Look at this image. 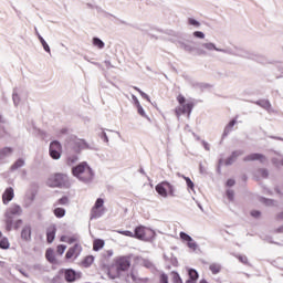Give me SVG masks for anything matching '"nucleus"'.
<instances>
[{
  "label": "nucleus",
  "mask_w": 283,
  "mask_h": 283,
  "mask_svg": "<svg viewBox=\"0 0 283 283\" xmlns=\"http://www.w3.org/2000/svg\"><path fill=\"white\" fill-rule=\"evenodd\" d=\"M132 266V258L118 256L114 260V263L108 268V276L111 280L123 277L125 271H129Z\"/></svg>",
  "instance_id": "nucleus-1"
},
{
  "label": "nucleus",
  "mask_w": 283,
  "mask_h": 283,
  "mask_svg": "<svg viewBox=\"0 0 283 283\" xmlns=\"http://www.w3.org/2000/svg\"><path fill=\"white\" fill-rule=\"evenodd\" d=\"M209 271H211L212 275H218V273L222 271V265H220V263H211L209 265Z\"/></svg>",
  "instance_id": "nucleus-20"
},
{
  "label": "nucleus",
  "mask_w": 283,
  "mask_h": 283,
  "mask_svg": "<svg viewBox=\"0 0 283 283\" xmlns=\"http://www.w3.org/2000/svg\"><path fill=\"white\" fill-rule=\"evenodd\" d=\"M179 235H180L181 240H184V242L191 241V237L189 234L185 233V232H180Z\"/></svg>",
  "instance_id": "nucleus-40"
},
{
  "label": "nucleus",
  "mask_w": 283,
  "mask_h": 283,
  "mask_svg": "<svg viewBox=\"0 0 283 283\" xmlns=\"http://www.w3.org/2000/svg\"><path fill=\"white\" fill-rule=\"evenodd\" d=\"M0 249H10V241H8V238H2L0 240Z\"/></svg>",
  "instance_id": "nucleus-30"
},
{
  "label": "nucleus",
  "mask_w": 283,
  "mask_h": 283,
  "mask_svg": "<svg viewBox=\"0 0 283 283\" xmlns=\"http://www.w3.org/2000/svg\"><path fill=\"white\" fill-rule=\"evenodd\" d=\"M65 280H66V282H75L76 272L74 270H66L65 271Z\"/></svg>",
  "instance_id": "nucleus-22"
},
{
  "label": "nucleus",
  "mask_w": 283,
  "mask_h": 283,
  "mask_svg": "<svg viewBox=\"0 0 283 283\" xmlns=\"http://www.w3.org/2000/svg\"><path fill=\"white\" fill-rule=\"evenodd\" d=\"M60 242H66V244H78V235L76 234H64L60 237Z\"/></svg>",
  "instance_id": "nucleus-13"
},
{
  "label": "nucleus",
  "mask_w": 283,
  "mask_h": 283,
  "mask_svg": "<svg viewBox=\"0 0 283 283\" xmlns=\"http://www.w3.org/2000/svg\"><path fill=\"white\" fill-rule=\"evenodd\" d=\"M193 36L197 39H205V33H202V31H196L193 32Z\"/></svg>",
  "instance_id": "nucleus-44"
},
{
  "label": "nucleus",
  "mask_w": 283,
  "mask_h": 283,
  "mask_svg": "<svg viewBox=\"0 0 283 283\" xmlns=\"http://www.w3.org/2000/svg\"><path fill=\"white\" fill-rule=\"evenodd\" d=\"M256 105L263 109H271V102H269V99H260L256 102Z\"/></svg>",
  "instance_id": "nucleus-24"
},
{
  "label": "nucleus",
  "mask_w": 283,
  "mask_h": 283,
  "mask_svg": "<svg viewBox=\"0 0 283 283\" xmlns=\"http://www.w3.org/2000/svg\"><path fill=\"white\" fill-rule=\"evenodd\" d=\"M112 255H114V251L107 250V251L105 252V256H106V258H112Z\"/></svg>",
  "instance_id": "nucleus-54"
},
{
  "label": "nucleus",
  "mask_w": 283,
  "mask_h": 283,
  "mask_svg": "<svg viewBox=\"0 0 283 283\" xmlns=\"http://www.w3.org/2000/svg\"><path fill=\"white\" fill-rule=\"evenodd\" d=\"M157 193L161 196V198H167V196H176L174 190V186L168 181H161L155 187Z\"/></svg>",
  "instance_id": "nucleus-5"
},
{
  "label": "nucleus",
  "mask_w": 283,
  "mask_h": 283,
  "mask_svg": "<svg viewBox=\"0 0 283 283\" xmlns=\"http://www.w3.org/2000/svg\"><path fill=\"white\" fill-rule=\"evenodd\" d=\"M105 247V241L103 239H96L93 241V251H101Z\"/></svg>",
  "instance_id": "nucleus-21"
},
{
  "label": "nucleus",
  "mask_w": 283,
  "mask_h": 283,
  "mask_svg": "<svg viewBox=\"0 0 283 283\" xmlns=\"http://www.w3.org/2000/svg\"><path fill=\"white\" fill-rule=\"evenodd\" d=\"M14 200V188L9 187L2 193V202L3 205H8Z\"/></svg>",
  "instance_id": "nucleus-11"
},
{
  "label": "nucleus",
  "mask_w": 283,
  "mask_h": 283,
  "mask_svg": "<svg viewBox=\"0 0 283 283\" xmlns=\"http://www.w3.org/2000/svg\"><path fill=\"white\" fill-rule=\"evenodd\" d=\"M65 249H67V245L60 244L56 247V253L57 255H63L65 253Z\"/></svg>",
  "instance_id": "nucleus-33"
},
{
  "label": "nucleus",
  "mask_w": 283,
  "mask_h": 283,
  "mask_svg": "<svg viewBox=\"0 0 283 283\" xmlns=\"http://www.w3.org/2000/svg\"><path fill=\"white\" fill-rule=\"evenodd\" d=\"M23 224V220L19 219L14 222V229H19Z\"/></svg>",
  "instance_id": "nucleus-48"
},
{
  "label": "nucleus",
  "mask_w": 283,
  "mask_h": 283,
  "mask_svg": "<svg viewBox=\"0 0 283 283\" xmlns=\"http://www.w3.org/2000/svg\"><path fill=\"white\" fill-rule=\"evenodd\" d=\"M227 196H228L229 200H233V190H228Z\"/></svg>",
  "instance_id": "nucleus-52"
},
{
  "label": "nucleus",
  "mask_w": 283,
  "mask_h": 283,
  "mask_svg": "<svg viewBox=\"0 0 283 283\" xmlns=\"http://www.w3.org/2000/svg\"><path fill=\"white\" fill-rule=\"evenodd\" d=\"M72 175L82 182H91L94 178V171L87 163H81L72 168Z\"/></svg>",
  "instance_id": "nucleus-2"
},
{
  "label": "nucleus",
  "mask_w": 283,
  "mask_h": 283,
  "mask_svg": "<svg viewBox=\"0 0 283 283\" xmlns=\"http://www.w3.org/2000/svg\"><path fill=\"white\" fill-rule=\"evenodd\" d=\"M177 101L179 103V106L175 108V114L177 118H180L182 114H187L189 118V116H191V112L193 111V107L196 106V104L191 101L187 102V98H185L182 94H179L177 96Z\"/></svg>",
  "instance_id": "nucleus-4"
},
{
  "label": "nucleus",
  "mask_w": 283,
  "mask_h": 283,
  "mask_svg": "<svg viewBox=\"0 0 283 283\" xmlns=\"http://www.w3.org/2000/svg\"><path fill=\"white\" fill-rule=\"evenodd\" d=\"M93 45H95L96 48H98V50H103V48H105V42L102 41L98 38H94L93 39Z\"/></svg>",
  "instance_id": "nucleus-27"
},
{
  "label": "nucleus",
  "mask_w": 283,
  "mask_h": 283,
  "mask_svg": "<svg viewBox=\"0 0 283 283\" xmlns=\"http://www.w3.org/2000/svg\"><path fill=\"white\" fill-rule=\"evenodd\" d=\"M186 184L190 189H193V181L189 177H185Z\"/></svg>",
  "instance_id": "nucleus-45"
},
{
  "label": "nucleus",
  "mask_w": 283,
  "mask_h": 283,
  "mask_svg": "<svg viewBox=\"0 0 283 283\" xmlns=\"http://www.w3.org/2000/svg\"><path fill=\"white\" fill-rule=\"evenodd\" d=\"M136 107L137 114H139V116H143V118H146L148 123H151V118L147 116V114L145 113V108H143V105H140L139 101H136Z\"/></svg>",
  "instance_id": "nucleus-18"
},
{
  "label": "nucleus",
  "mask_w": 283,
  "mask_h": 283,
  "mask_svg": "<svg viewBox=\"0 0 283 283\" xmlns=\"http://www.w3.org/2000/svg\"><path fill=\"white\" fill-rule=\"evenodd\" d=\"M12 154V148L4 147L0 149V160H3V158H7V156H10Z\"/></svg>",
  "instance_id": "nucleus-23"
},
{
  "label": "nucleus",
  "mask_w": 283,
  "mask_h": 283,
  "mask_svg": "<svg viewBox=\"0 0 283 283\" xmlns=\"http://www.w3.org/2000/svg\"><path fill=\"white\" fill-rule=\"evenodd\" d=\"M238 260L240 262H242V264H248L249 263V259L247 256L240 255V256H238Z\"/></svg>",
  "instance_id": "nucleus-47"
},
{
  "label": "nucleus",
  "mask_w": 283,
  "mask_h": 283,
  "mask_svg": "<svg viewBox=\"0 0 283 283\" xmlns=\"http://www.w3.org/2000/svg\"><path fill=\"white\" fill-rule=\"evenodd\" d=\"M83 266H92L94 264V255H87L83 261H82Z\"/></svg>",
  "instance_id": "nucleus-25"
},
{
  "label": "nucleus",
  "mask_w": 283,
  "mask_h": 283,
  "mask_svg": "<svg viewBox=\"0 0 283 283\" xmlns=\"http://www.w3.org/2000/svg\"><path fill=\"white\" fill-rule=\"evenodd\" d=\"M276 233H283V226L279 229H276Z\"/></svg>",
  "instance_id": "nucleus-55"
},
{
  "label": "nucleus",
  "mask_w": 283,
  "mask_h": 283,
  "mask_svg": "<svg viewBox=\"0 0 283 283\" xmlns=\"http://www.w3.org/2000/svg\"><path fill=\"white\" fill-rule=\"evenodd\" d=\"M53 213H54L55 218H63L65 216V209H63V208H55L53 210Z\"/></svg>",
  "instance_id": "nucleus-28"
},
{
  "label": "nucleus",
  "mask_w": 283,
  "mask_h": 283,
  "mask_svg": "<svg viewBox=\"0 0 283 283\" xmlns=\"http://www.w3.org/2000/svg\"><path fill=\"white\" fill-rule=\"evenodd\" d=\"M83 251V247L80 243H75L73 247H71L65 254L66 260H76L78 255H81V252Z\"/></svg>",
  "instance_id": "nucleus-8"
},
{
  "label": "nucleus",
  "mask_w": 283,
  "mask_h": 283,
  "mask_svg": "<svg viewBox=\"0 0 283 283\" xmlns=\"http://www.w3.org/2000/svg\"><path fill=\"white\" fill-rule=\"evenodd\" d=\"M205 149H207V151H209V144L205 143Z\"/></svg>",
  "instance_id": "nucleus-56"
},
{
  "label": "nucleus",
  "mask_w": 283,
  "mask_h": 283,
  "mask_svg": "<svg viewBox=\"0 0 283 283\" xmlns=\"http://www.w3.org/2000/svg\"><path fill=\"white\" fill-rule=\"evenodd\" d=\"M59 205H61V206L70 205V198L64 196L54 202V207H59Z\"/></svg>",
  "instance_id": "nucleus-26"
},
{
  "label": "nucleus",
  "mask_w": 283,
  "mask_h": 283,
  "mask_svg": "<svg viewBox=\"0 0 283 283\" xmlns=\"http://www.w3.org/2000/svg\"><path fill=\"white\" fill-rule=\"evenodd\" d=\"M45 259L48 260V262H50V264H56V254H54V249H46Z\"/></svg>",
  "instance_id": "nucleus-17"
},
{
  "label": "nucleus",
  "mask_w": 283,
  "mask_h": 283,
  "mask_svg": "<svg viewBox=\"0 0 283 283\" xmlns=\"http://www.w3.org/2000/svg\"><path fill=\"white\" fill-rule=\"evenodd\" d=\"M105 213V200L103 198H98L93 208L91 209V219L94 220L96 218L103 217Z\"/></svg>",
  "instance_id": "nucleus-6"
},
{
  "label": "nucleus",
  "mask_w": 283,
  "mask_h": 283,
  "mask_svg": "<svg viewBox=\"0 0 283 283\" xmlns=\"http://www.w3.org/2000/svg\"><path fill=\"white\" fill-rule=\"evenodd\" d=\"M49 154L53 160H59L61 158V154H63V146L61 143L54 140L50 144Z\"/></svg>",
  "instance_id": "nucleus-7"
},
{
  "label": "nucleus",
  "mask_w": 283,
  "mask_h": 283,
  "mask_svg": "<svg viewBox=\"0 0 283 283\" xmlns=\"http://www.w3.org/2000/svg\"><path fill=\"white\" fill-rule=\"evenodd\" d=\"M133 101L135 102V105H136V101H138V97H136L135 95H133Z\"/></svg>",
  "instance_id": "nucleus-57"
},
{
  "label": "nucleus",
  "mask_w": 283,
  "mask_h": 283,
  "mask_svg": "<svg viewBox=\"0 0 283 283\" xmlns=\"http://www.w3.org/2000/svg\"><path fill=\"white\" fill-rule=\"evenodd\" d=\"M73 148L75 151H81L82 149H90V144L85 139H76L74 142Z\"/></svg>",
  "instance_id": "nucleus-16"
},
{
  "label": "nucleus",
  "mask_w": 283,
  "mask_h": 283,
  "mask_svg": "<svg viewBox=\"0 0 283 283\" xmlns=\"http://www.w3.org/2000/svg\"><path fill=\"white\" fill-rule=\"evenodd\" d=\"M0 123H1V115H0Z\"/></svg>",
  "instance_id": "nucleus-61"
},
{
  "label": "nucleus",
  "mask_w": 283,
  "mask_h": 283,
  "mask_svg": "<svg viewBox=\"0 0 283 283\" xmlns=\"http://www.w3.org/2000/svg\"><path fill=\"white\" fill-rule=\"evenodd\" d=\"M281 165H282V167H283V160L281 161Z\"/></svg>",
  "instance_id": "nucleus-60"
},
{
  "label": "nucleus",
  "mask_w": 283,
  "mask_h": 283,
  "mask_svg": "<svg viewBox=\"0 0 283 283\" xmlns=\"http://www.w3.org/2000/svg\"><path fill=\"white\" fill-rule=\"evenodd\" d=\"M142 265H144L145 269H155L154 262H151V260L148 259H143Z\"/></svg>",
  "instance_id": "nucleus-29"
},
{
  "label": "nucleus",
  "mask_w": 283,
  "mask_h": 283,
  "mask_svg": "<svg viewBox=\"0 0 283 283\" xmlns=\"http://www.w3.org/2000/svg\"><path fill=\"white\" fill-rule=\"evenodd\" d=\"M23 213V209H21V206L19 205H12L8 210H7V218H12V216H21Z\"/></svg>",
  "instance_id": "nucleus-12"
},
{
  "label": "nucleus",
  "mask_w": 283,
  "mask_h": 283,
  "mask_svg": "<svg viewBox=\"0 0 283 283\" xmlns=\"http://www.w3.org/2000/svg\"><path fill=\"white\" fill-rule=\"evenodd\" d=\"M7 132L6 128L0 126V138H3V136H6Z\"/></svg>",
  "instance_id": "nucleus-51"
},
{
  "label": "nucleus",
  "mask_w": 283,
  "mask_h": 283,
  "mask_svg": "<svg viewBox=\"0 0 283 283\" xmlns=\"http://www.w3.org/2000/svg\"><path fill=\"white\" fill-rule=\"evenodd\" d=\"M7 231H12V220H7Z\"/></svg>",
  "instance_id": "nucleus-49"
},
{
  "label": "nucleus",
  "mask_w": 283,
  "mask_h": 283,
  "mask_svg": "<svg viewBox=\"0 0 283 283\" xmlns=\"http://www.w3.org/2000/svg\"><path fill=\"white\" fill-rule=\"evenodd\" d=\"M138 94H140L142 97H144L146 101H149V95H147L145 92H143L138 86L133 87Z\"/></svg>",
  "instance_id": "nucleus-36"
},
{
  "label": "nucleus",
  "mask_w": 283,
  "mask_h": 283,
  "mask_svg": "<svg viewBox=\"0 0 283 283\" xmlns=\"http://www.w3.org/2000/svg\"><path fill=\"white\" fill-rule=\"evenodd\" d=\"M172 283H182L180 275L176 272H172Z\"/></svg>",
  "instance_id": "nucleus-39"
},
{
  "label": "nucleus",
  "mask_w": 283,
  "mask_h": 283,
  "mask_svg": "<svg viewBox=\"0 0 283 283\" xmlns=\"http://www.w3.org/2000/svg\"><path fill=\"white\" fill-rule=\"evenodd\" d=\"M126 283H149L151 282L149 277H140L135 272H130L125 276Z\"/></svg>",
  "instance_id": "nucleus-9"
},
{
  "label": "nucleus",
  "mask_w": 283,
  "mask_h": 283,
  "mask_svg": "<svg viewBox=\"0 0 283 283\" xmlns=\"http://www.w3.org/2000/svg\"><path fill=\"white\" fill-rule=\"evenodd\" d=\"M25 165V161L23 159H18L12 166L11 169H19Z\"/></svg>",
  "instance_id": "nucleus-32"
},
{
  "label": "nucleus",
  "mask_w": 283,
  "mask_h": 283,
  "mask_svg": "<svg viewBox=\"0 0 283 283\" xmlns=\"http://www.w3.org/2000/svg\"><path fill=\"white\" fill-rule=\"evenodd\" d=\"M159 283H169V276L165 273L159 275Z\"/></svg>",
  "instance_id": "nucleus-38"
},
{
  "label": "nucleus",
  "mask_w": 283,
  "mask_h": 283,
  "mask_svg": "<svg viewBox=\"0 0 283 283\" xmlns=\"http://www.w3.org/2000/svg\"><path fill=\"white\" fill-rule=\"evenodd\" d=\"M227 185H228V187H233V185H235V180L228 179Z\"/></svg>",
  "instance_id": "nucleus-53"
},
{
  "label": "nucleus",
  "mask_w": 283,
  "mask_h": 283,
  "mask_svg": "<svg viewBox=\"0 0 283 283\" xmlns=\"http://www.w3.org/2000/svg\"><path fill=\"white\" fill-rule=\"evenodd\" d=\"M48 187L59 188V189H70L72 184L70 182V177L66 174L55 172L51 175L46 180Z\"/></svg>",
  "instance_id": "nucleus-3"
},
{
  "label": "nucleus",
  "mask_w": 283,
  "mask_h": 283,
  "mask_svg": "<svg viewBox=\"0 0 283 283\" xmlns=\"http://www.w3.org/2000/svg\"><path fill=\"white\" fill-rule=\"evenodd\" d=\"M189 277H190V281L196 282V280H198V271L189 270Z\"/></svg>",
  "instance_id": "nucleus-34"
},
{
  "label": "nucleus",
  "mask_w": 283,
  "mask_h": 283,
  "mask_svg": "<svg viewBox=\"0 0 283 283\" xmlns=\"http://www.w3.org/2000/svg\"><path fill=\"white\" fill-rule=\"evenodd\" d=\"M244 163H253L258 160L259 163H264L266 160V157L260 153H253L243 158Z\"/></svg>",
  "instance_id": "nucleus-10"
},
{
  "label": "nucleus",
  "mask_w": 283,
  "mask_h": 283,
  "mask_svg": "<svg viewBox=\"0 0 283 283\" xmlns=\"http://www.w3.org/2000/svg\"><path fill=\"white\" fill-rule=\"evenodd\" d=\"M135 238H137V240H146L145 227L140 226L135 229Z\"/></svg>",
  "instance_id": "nucleus-19"
},
{
  "label": "nucleus",
  "mask_w": 283,
  "mask_h": 283,
  "mask_svg": "<svg viewBox=\"0 0 283 283\" xmlns=\"http://www.w3.org/2000/svg\"><path fill=\"white\" fill-rule=\"evenodd\" d=\"M186 283H196V281H187Z\"/></svg>",
  "instance_id": "nucleus-58"
},
{
  "label": "nucleus",
  "mask_w": 283,
  "mask_h": 283,
  "mask_svg": "<svg viewBox=\"0 0 283 283\" xmlns=\"http://www.w3.org/2000/svg\"><path fill=\"white\" fill-rule=\"evenodd\" d=\"M188 23H189L190 25H195L196 28H199V27H200V22H198L197 20L191 19V18L188 20Z\"/></svg>",
  "instance_id": "nucleus-42"
},
{
  "label": "nucleus",
  "mask_w": 283,
  "mask_h": 283,
  "mask_svg": "<svg viewBox=\"0 0 283 283\" xmlns=\"http://www.w3.org/2000/svg\"><path fill=\"white\" fill-rule=\"evenodd\" d=\"M259 174L262 178H269V170L266 169H260Z\"/></svg>",
  "instance_id": "nucleus-41"
},
{
  "label": "nucleus",
  "mask_w": 283,
  "mask_h": 283,
  "mask_svg": "<svg viewBox=\"0 0 283 283\" xmlns=\"http://www.w3.org/2000/svg\"><path fill=\"white\" fill-rule=\"evenodd\" d=\"M38 39H39L40 43L42 44V46L44 48L45 52H50V45H48V42H45L43 36L38 34Z\"/></svg>",
  "instance_id": "nucleus-31"
},
{
  "label": "nucleus",
  "mask_w": 283,
  "mask_h": 283,
  "mask_svg": "<svg viewBox=\"0 0 283 283\" xmlns=\"http://www.w3.org/2000/svg\"><path fill=\"white\" fill-rule=\"evenodd\" d=\"M203 48H206V50H218L213 43H205Z\"/></svg>",
  "instance_id": "nucleus-43"
},
{
  "label": "nucleus",
  "mask_w": 283,
  "mask_h": 283,
  "mask_svg": "<svg viewBox=\"0 0 283 283\" xmlns=\"http://www.w3.org/2000/svg\"><path fill=\"white\" fill-rule=\"evenodd\" d=\"M187 242V247H189V249H192V251H196V249H198V244H196V241H193L192 238L190 239V241Z\"/></svg>",
  "instance_id": "nucleus-37"
},
{
  "label": "nucleus",
  "mask_w": 283,
  "mask_h": 283,
  "mask_svg": "<svg viewBox=\"0 0 283 283\" xmlns=\"http://www.w3.org/2000/svg\"><path fill=\"white\" fill-rule=\"evenodd\" d=\"M123 235H128V238H135V234L132 231L123 232Z\"/></svg>",
  "instance_id": "nucleus-50"
},
{
  "label": "nucleus",
  "mask_w": 283,
  "mask_h": 283,
  "mask_svg": "<svg viewBox=\"0 0 283 283\" xmlns=\"http://www.w3.org/2000/svg\"><path fill=\"white\" fill-rule=\"evenodd\" d=\"M3 233L0 231V238H2Z\"/></svg>",
  "instance_id": "nucleus-59"
},
{
  "label": "nucleus",
  "mask_w": 283,
  "mask_h": 283,
  "mask_svg": "<svg viewBox=\"0 0 283 283\" xmlns=\"http://www.w3.org/2000/svg\"><path fill=\"white\" fill-rule=\"evenodd\" d=\"M21 239L24 240V242H30V240H32V227L31 226H24L22 228Z\"/></svg>",
  "instance_id": "nucleus-15"
},
{
  "label": "nucleus",
  "mask_w": 283,
  "mask_h": 283,
  "mask_svg": "<svg viewBox=\"0 0 283 283\" xmlns=\"http://www.w3.org/2000/svg\"><path fill=\"white\" fill-rule=\"evenodd\" d=\"M56 238V226L51 224L48 229H46V242L49 244H52V242H54V239Z\"/></svg>",
  "instance_id": "nucleus-14"
},
{
  "label": "nucleus",
  "mask_w": 283,
  "mask_h": 283,
  "mask_svg": "<svg viewBox=\"0 0 283 283\" xmlns=\"http://www.w3.org/2000/svg\"><path fill=\"white\" fill-rule=\"evenodd\" d=\"M235 123H238L235 119H232L228 126L226 127L224 132L226 134H229V132H231V129H233V127L235 126Z\"/></svg>",
  "instance_id": "nucleus-35"
},
{
  "label": "nucleus",
  "mask_w": 283,
  "mask_h": 283,
  "mask_svg": "<svg viewBox=\"0 0 283 283\" xmlns=\"http://www.w3.org/2000/svg\"><path fill=\"white\" fill-rule=\"evenodd\" d=\"M251 216H252V218H260V216H262V212H260L258 210H252Z\"/></svg>",
  "instance_id": "nucleus-46"
}]
</instances>
